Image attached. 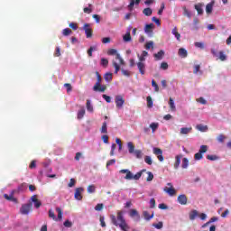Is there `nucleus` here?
I'll list each match as a JSON object with an SVG mask.
<instances>
[{
  "mask_svg": "<svg viewBox=\"0 0 231 231\" xmlns=\"http://www.w3.org/2000/svg\"><path fill=\"white\" fill-rule=\"evenodd\" d=\"M130 217H136V221H140V214L136 209H131L129 212Z\"/></svg>",
  "mask_w": 231,
  "mask_h": 231,
  "instance_id": "obj_14",
  "label": "nucleus"
},
{
  "mask_svg": "<svg viewBox=\"0 0 231 231\" xmlns=\"http://www.w3.org/2000/svg\"><path fill=\"white\" fill-rule=\"evenodd\" d=\"M208 151V145H201L199 152L195 153L194 158L197 161L203 160V154Z\"/></svg>",
  "mask_w": 231,
  "mask_h": 231,
  "instance_id": "obj_5",
  "label": "nucleus"
},
{
  "mask_svg": "<svg viewBox=\"0 0 231 231\" xmlns=\"http://www.w3.org/2000/svg\"><path fill=\"white\" fill-rule=\"evenodd\" d=\"M143 216L146 221H150V219H152L154 217V214H149L148 211H143Z\"/></svg>",
  "mask_w": 231,
  "mask_h": 231,
  "instance_id": "obj_24",
  "label": "nucleus"
},
{
  "mask_svg": "<svg viewBox=\"0 0 231 231\" xmlns=\"http://www.w3.org/2000/svg\"><path fill=\"white\" fill-rule=\"evenodd\" d=\"M153 154H155V156H157L159 162H163L164 158H163V151H162V149L160 148H153Z\"/></svg>",
  "mask_w": 231,
  "mask_h": 231,
  "instance_id": "obj_11",
  "label": "nucleus"
},
{
  "mask_svg": "<svg viewBox=\"0 0 231 231\" xmlns=\"http://www.w3.org/2000/svg\"><path fill=\"white\" fill-rule=\"evenodd\" d=\"M169 106L171 111H176V106L174 105V99L170 97Z\"/></svg>",
  "mask_w": 231,
  "mask_h": 231,
  "instance_id": "obj_35",
  "label": "nucleus"
},
{
  "mask_svg": "<svg viewBox=\"0 0 231 231\" xmlns=\"http://www.w3.org/2000/svg\"><path fill=\"white\" fill-rule=\"evenodd\" d=\"M198 216H199V213L198 212V210L193 209L189 212V220L190 221H194V219H196V217H198Z\"/></svg>",
  "mask_w": 231,
  "mask_h": 231,
  "instance_id": "obj_19",
  "label": "nucleus"
},
{
  "mask_svg": "<svg viewBox=\"0 0 231 231\" xmlns=\"http://www.w3.org/2000/svg\"><path fill=\"white\" fill-rule=\"evenodd\" d=\"M84 115H86V109H84V107H82L78 112V120H82V118H84Z\"/></svg>",
  "mask_w": 231,
  "mask_h": 231,
  "instance_id": "obj_27",
  "label": "nucleus"
},
{
  "mask_svg": "<svg viewBox=\"0 0 231 231\" xmlns=\"http://www.w3.org/2000/svg\"><path fill=\"white\" fill-rule=\"evenodd\" d=\"M107 55H116V60H119L120 66H125V61L124 60V59H122L120 54L117 52L116 49H109L107 51Z\"/></svg>",
  "mask_w": 231,
  "mask_h": 231,
  "instance_id": "obj_4",
  "label": "nucleus"
},
{
  "mask_svg": "<svg viewBox=\"0 0 231 231\" xmlns=\"http://www.w3.org/2000/svg\"><path fill=\"white\" fill-rule=\"evenodd\" d=\"M143 14L146 15V17H151L152 15V9L147 7L143 10Z\"/></svg>",
  "mask_w": 231,
  "mask_h": 231,
  "instance_id": "obj_28",
  "label": "nucleus"
},
{
  "mask_svg": "<svg viewBox=\"0 0 231 231\" xmlns=\"http://www.w3.org/2000/svg\"><path fill=\"white\" fill-rule=\"evenodd\" d=\"M217 142H219L220 143H223V142H225V140H226V136H225V134H220L217 137Z\"/></svg>",
  "mask_w": 231,
  "mask_h": 231,
  "instance_id": "obj_38",
  "label": "nucleus"
},
{
  "mask_svg": "<svg viewBox=\"0 0 231 231\" xmlns=\"http://www.w3.org/2000/svg\"><path fill=\"white\" fill-rule=\"evenodd\" d=\"M218 59L222 61H225L226 60V55L225 54V52L223 51H221L219 52V56H218Z\"/></svg>",
  "mask_w": 231,
  "mask_h": 231,
  "instance_id": "obj_46",
  "label": "nucleus"
},
{
  "mask_svg": "<svg viewBox=\"0 0 231 231\" xmlns=\"http://www.w3.org/2000/svg\"><path fill=\"white\" fill-rule=\"evenodd\" d=\"M106 89H107V86L102 85V83H96L93 87V91L99 93H105Z\"/></svg>",
  "mask_w": 231,
  "mask_h": 231,
  "instance_id": "obj_8",
  "label": "nucleus"
},
{
  "mask_svg": "<svg viewBox=\"0 0 231 231\" xmlns=\"http://www.w3.org/2000/svg\"><path fill=\"white\" fill-rule=\"evenodd\" d=\"M178 55L179 57H181V59H187V55H188L187 50L183 48L179 49Z\"/></svg>",
  "mask_w": 231,
  "mask_h": 231,
  "instance_id": "obj_20",
  "label": "nucleus"
},
{
  "mask_svg": "<svg viewBox=\"0 0 231 231\" xmlns=\"http://www.w3.org/2000/svg\"><path fill=\"white\" fill-rule=\"evenodd\" d=\"M64 226L66 228H71V226H73V223H71L69 220H66L64 223H63Z\"/></svg>",
  "mask_w": 231,
  "mask_h": 231,
  "instance_id": "obj_57",
  "label": "nucleus"
},
{
  "mask_svg": "<svg viewBox=\"0 0 231 231\" xmlns=\"http://www.w3.org/2000/svg\"><path fill=\"white\" fill-rule=\"evenodd\" d=\"M124 104H125V99H124V96H116V106L117 109H122V107H124Z\"/></svg>",
  "mask_w": 231,
  "mask_h": 231,
  "instance_id": "obj_6",
  "label": "nucleus"
},
{
  "mask_svg": "<svg viewBox=\"0 0 231 231\" xmlns=\"http://www.w3.org/2000/svg\"><path fill=\"white\" fill-rule=\"evenodd\" d=\"M102 97L104 98V100H106V102L107 104H111V97H109V96L104 94V95L102 96Z\"/></svg>",
  "mask_w": 231,
  "mask_h": 231,
  "instance_id": "obj_60",
  "label": "nucleus"
},
{
  "mask_svg": "<svg viewBox=\"0 0 231 231\" xmlns=\"http://www.w3.org/2000/svg\"><path fill=\"white\" fill-rule=\"evenodd\" d=\"M101 133L103 134H107V123L106 122H104L103 124H102V127H101Z\"/></svg>",
  "mask_w": 231,
  "mask_h": 231,
  "instance_id": "obj_33",
  "label": "nucleus"
},
{
  "mask_svg": "<svg viewBox=\"0 0 231 231\" xmlns=\"http://www.w3.org/2000/svg\"><path fill=\"white\" fill-rule=\"evenodd\" d=\"M148 177L146 178V181H152L154 180V174L151 171H147Z\"/></svg>",
  "mask_w": 231,
  "mask_h": 231,
  "instance_id": "obj_48",
  "label": "nucleus"
},
{
  "mask_svg": "<svg viewBox=\"0 0 231 231\" xmlns=\"http://www.w3.org/2000/svg\"><path fill=\"white\" fill-rule=\"evenodd\" d=\"M154 50V42H148L145 44V50Z\"/></svg>",
  "mask_w": 231,
  "mask_h": 231,
  "instance_id": "obj_37",
  "label": "nucleus"
},
{
  "mask_svg": "<svg viewBox=\"0 0 231 231\" xmlns=\"http://www.w3.org/2000/svg\"><path fill=\"white\" fill-rule=\"evenodd\" d=\"M87 39H91L93 37V29H91L89 23H85L83 26Z\"/></svg>",
  "mask_w": 231,
  "mask_h": 231,
  "instance_id": "obj_7",
  "label": "nucleus"
},
{
  "mask_svg": "<svg viewBox=\"0 0 231 231\" xmlns=\"http://www.w3.org/2000/svg\"><path fill=\"white\" fill-rule=\"evenodd\" d=\"M31 200L32 201V203H34L35 208H41L42 203L41 202V200L37 199V195L32 196Z\"/></svg>",
  "mask_w": 231,
  "mask_h": 231,
  "instance_id": "obj_13",
  "label": "nucleus"
},
{
  "mask_svg": "<svg viewBox=\"0 0 231 231\" xmlns=\"http://www.w3.org/2000/svg\"><path fill=\"white\" fill-rule=\"evenodd\" d=\"M49 217H51V219H53V221H57L58 218L57 217L55 216V212H53V210H49Z\"/></svg>",
  "mask_w": 231,
  "mask_h": 231,
  "instance_id": "obj_41",
  "label": "nucleus"
},
{
  "mask_svg": "<svg viewBox=\"0 0 231 231\" xmlns=\"http://www.w3.org/2000/svg\"><path fill=\"white\" fill-rule=\"evenodd\" d=\"M146 171L147 170H142L141 171H138L135 175H134L133 172H131V171L127 169H124V170H120L119 173L126 174L125 176V180H134L135 181H138V180L142 178V174H143V172H146Z\"/></svg>",
  "mask_w": 231,
  "mask_h": 231,
  "instance_id": "obj_2",
  "label": "nucleus"
},
{
  "mask_svg": "<svg viewBox=\"0 0 231 231\" xmlns=\"http://www.w3.org/2000/svg\"><path fill=\"white\" fill-rule=\"evenodd\" d=\"M188 200L189 199H187V196L185 194L179 195V197L177 198V201L178 203H180V205H187Z\"/></svg>",
  "mask_w": 231,
  "mask_h": 231,
  "instance_id": "obj_12",
  "label": "nucleus"
},
{
  "mask_svg": "<svg viewBox=\"0 0 231 231\" xmlns=\"http://www.w3.org/2000/svg\"><path fill=\"white\" fill-rule=\"evenodd\" d=\"M158 125H159L158 123H152L150 125V127H151L152 133H154V131H156V129H158Z\"/></svg>",
  "mask_w": 231,
  "mask_h": 231,
  "instance_id": "obj_54",
  "label": "nucleus"
},
{
  "mask_svg": "<svg viewBox=\"0 0 231 231\" xmlns=\"http://www.w3.org/2000/svg\"><path fill=\"white\" fill-rule=\"evenodd\" d=\"M104 209V204L99 203L95 207V210H97V212H100V210Z\"/></svg>",
  "mask_w": 231,
  "mask_h": 231,
  "instance_id": "obj_55",
  "label": "nucleus"
},
{
  "mask_svg": "<svg viewBox=\"0 0 231 231\" xmlns=\"http://www.w3.org/2000/svg\"><path fill=\"white\" fill-rule=\"evenodd\" d=\"M195 47L196 48H199L200 50H204L205 49V43L199 42H195Z\"/></svg>",
  "mask_w": 231,
  "mask_h": 231,
  "instance_id": "obj_49",
  "label": "nucleus"
},
{
  "mask_svg": "<svg viewBox=\"0 0 231 231\" xmlns=\"http://www.w3.org/2000/svg\"><path fill=\"white\" fill-rule=\"evenodd\" d=\"M134 152V155L136 156V158H138V159L142 158L143 153H142L141 150H135Z\"/></svg>",
  "mask_w": 231,
  "mask_h": 231,
  "instance_id": "obj_61",
  "label": "nucleus"
},
{
  "mask_svg": "<svg viewBox=\"0 0 231 231\" xmlns=\"http://www.w3.org/2000/svg\"><path fill=\"white\" fill-rule=\"evenodd\" d=\"M101 140H103L104 143H109V136L102 135Z\"/></svg>",
  "mask_w": 231,
  "mask_h": 231,
  "instance_id": "obj_64",
  "label": "nucleus"
},
{
  "mask_svg": "<svg viewBox=\"0 0 231 231\" xmlns=\"http://www.w3.org/2000/svg\"><path fill=\"white\" fill-rule=\"evenodd\" d=\"M33 204L32 202L27 203V204H23L21 208H20V214L23 216H28L30 212H32L33 209Z\"/></svg>",
  "mask_w": 231,
  "mask_h": 231,
  "instance_id": "obj_3",
  "label": "nucleus"
},
{
  "mask_svg": "<svg viewBox=\"0 0 231 231\" xmlns=\"http://www.w3.org/2000/svg\"><path fill=\"white\" fill-rule=\"evenodd\" d=\"M152 28H154V23L146 24L144 28L145 33H152Z\"/></svg>",
  "mask_w": 231,
  "mask_h": 231,
  "instance_id": "obj_23",
  "label": "nucleus"
},
{
  "mask_svg": "<svg viewBox=\"0 0 231 231\" xmlns=\"http://www.w3.org/2000/svg\"><path fill=\"white\" fill-rule=\"evenodd\" d=\"M97 190V187H95V185H89L88 188H87V191L88 194H93L95 193Z\"/></svg>",
  "mask_w": 231,
  "mask_h": 231,
  "instance_id": "obj_32",
  "label": "nucleus"
},
{
  "mask_svg": "<svg viewBox=\"0 0 231 231\" xmlns=\"http://www.w3.org/2000/svg\"><path fill=\"white\" fill-rule=\"evenodd\" d=\"M127 147H128V152H130V154H133V152H134V144H133L132 142H129L127 143Z\"/></svg>",
  "mask_w": 231,
  "mask_h": 231,
  "instance_id": "obj_34",
  "label": "nucleus"
},
{
  "mask_svg": "<svg viewBox=\"0 0 231 231\" xmlns=\"http://www.w3.org/2000/svg\"><path fill=\"white\" fill-rule=\"evenodd\" d=\"M196 129H198V131H200L201 133H207V131H208V126L199 124L197 125Z\"/></svg>",
  "mask_w": 231,
  "mask_h": 231,
  "instance_id": "obj_21",
  "label": "nucleus"
},
{
  "mask_svg": "<svg viewBox=\"0 0 231 231\" xmlns=\"http://www.w3.org/2000/svg\"><path fill=\"white\" fill-rule=\"evenodd\" d=\"M82 192H84V188H77L74 193L75 199L78 201H82Z\"/></svg>",
  "mask_w": 231,
  "mask_h": 231,
  "instance_id": "obj_10",
  "label": "nucleus"
},
{
  "mask_svg": "<svg viewBox=\"0 0 231 231\" xmlns=\"http://www.w3.org/2000/svg\"><path fill=\"white\" fill-rule=\"evenodd\" d=\"M214 8V4L213 3H209L206 5V13L207 14H212V10Z\"/></svg>",
  "mask_w": 231,
  "mask_h": 231,
  "instance_id": "obj_30",
  "label": "nucleus"
},
{
  "mask_svg": "<svg viewBox=\"0 0 231 231\" xmlns=\"http://www.w3.org/2000/svg\"><path fill=\"white\" fill-rule=\"evenodd\" d=\"M97 82L96 84H102V76L98 71H96Z\"/></svg>",
  "mask_w": 231,
  "mask_h": 231,
  "instance_id": "obj_44",
  "label": "nucleus"
},
{
  "mask_svg": "<svg viewBox=\"0 0 231 231\" xmlns=\"http://www.w3.org/2000/svg\"><path fill=\"white\" fill-rule=\"evenodd\" d=\"M137 68L141 75H145V63L143 62H137Z\"/></svg>",
  "mask_w": 231,
  "mask_h": 231,
  "instance_id": "obj_15",
  "label": "nucleus"
},
{
  "mask_svg": "<svg viewBox=\"0 0 231 231\" xmlns=\"http://www.w3.org/2000/svg\"><path fill=\"white\" fill-rule=\"evenodd\" d=\"M207 160L216 162V160H219V157H217V155H207Z\"/></svg>",
  "mask_w": 231,
  "mask_h": 231,
  "instance_id": "obj_43",
  "label": "nucleus"
},
{
  "mask_svg": "<svg viewBox=\"0 0 231 231\" xmlns=\"http://www.w3.org/2000/svg\"><path fill=\"white\" fill-rule=\"evenodd\" d=\"M152 88H154V90L156 91V93H158V91H160V87H158V85L154 79L152 80Z\"/></svg>",
  "mask_w": 231,
  "mask_h": 231,
  "instance_id": "obj_51",
  "label": "nucleus"
},
{
  "mask_svg": "<svg viewBox=\"0 0 231 231\" xmlns=\"http://www.w3.org/2000/svg\"><path fill=\"white\" fill-rule=\"evenodd\" d=\"M111 221L115 226H119L121 230L123 231H129V225H127V222H125V218H124V214L122 211L117 212V217L115 215H111Z\"/></svg>",
  "mask_w": 231,
  "mask_h": 231,
  "instance_id": "obj_1",
  "label": "nucleus"
},
{
  "mask_svg": "<svg viewBox=\"0 0 231 231\" xmlns=\"http://www.w3.org/2000/svg\"><path fill=\"white\" fill-rule=\"evenodd\" d=\"M112 64L115 68V73H118V71H120V65H118V63H116V61L113 60Z\"/></svg>",
  "mask_w": 231,
  "mask_h": 231,
  "instance_id": "obj_45",
  "label": "nucleus"
},
{
  "mask_svg": "<svg viewBox=\"0 0 231 231\" xmlns=\"http://www.w3.org/2000/svg\"><path fill=\"white\" fill-rule=\"evenodd\" d=\"M168 187H164L163 190L166 192V194H169V196H176V189H173L172 183L169 182L167 183Z\"/></svg>",
  "mask_w": 231,
  "mask_h": 231,
  "instance_id": "obj_9",
  "label": "nucleus"
},
{
  "mask_svg": "<svg viewBox=\"0 0 231 231\" xmlns=\"http://www.w3.org/2000/svg\"><path fill=\"white\" fill-rule=\"evenodd\" d=\"M91 6H92V5L89 4V5H88V7H85V8L83 9L84 13H85V14H91V12H93V10L91 9Z\"/></svg>",
  "mask_w": 231,
  "mask_h": 231,
  "instance_id": "obj_53",
  "label": "nucleus"
},
{
  "mask_svg": "<svg viewBox=\"0 0 231 231\" xmlns=\"http://www.w3.org/2000/svg\"><path fill=\"white\" fill-rule=\"evenodd\" d=\"M108 64H109V60H107V59L106 58L101 59V66H105V68H106Z\"/></svg>",
  "mask_w": 231,
  "mask_h": 231,
  "instance_id": "obj_56",
  "label": "nucleus"
},
{
  "mask_svg": "<svg viewBox=\"0 0 231 231\" xmlns=\"http://www.w3.org/2000/svg\"><path fill=\"white\" fill-rule=\"evenodd\" d=\"M152 226L157 228V230H162L163 228V222H158L157 224H153Z\"/></svg>",
  "mask_w": 231,
  "mask_h": 231,
  "instance_id": "obj_47",
  "label": "nucleus"
},
{
  "mask_svg": "<svg viewBox=\"0 0 231 231\" xmlns=\"http://www.w3.org/2000/svg\"><path fill=\"white\" fill-rule=\"evenodd\" d=\"M181 167H182V169H187V167H189V159H187V158L182 159Z\"/></svg>",
  "mask_w": 231,
  "mask_h": 231,
  "instance_id": "obj_40",
  "label": "nucleus"
},
{
  "mask_svg": "<svg viewBox=\"0 0 231 231\" xmlns=\"http://www.w3.org/2000/svg\"><path fill=\"white\" fill-rule=\"evenodd\" d=\"M172 35H174L177 39V41H180V39H181V34H180V32H178V28L177 27H174L172 29V32H171Z\"/></svg>",
  "mask_w": 231,
  "mask_h": 231,
  "instance_id": "obj_26",
  "label": "nucleus"
},
{
  "mask_svg": "<svg viewBox=\"0 0 231 231\" xmlns=\"http://www.w3.org/2000/svg\"><path fill=\"white\" fill-rule=\"evenodd\" d=\"M164 56H165V51L162 50L159 52L153 54L155 60H162Z\"/></svg>",
  "mask_w": 231,
  "mask_h": 231,
  "instance_id": "obj_16",
  "label": "nucleus"
},
{
  "mask_svg": "<svg viewBox=\"0 0 231 231\" xmlns=\"http://www.w3.org/2000/svg\"><path fill=\"white\" fill-rule=\"evenodd\" d=\"M200 69H201L200 65H195L193 69L194 75H197V73L199 71Z\"/></svg>",
  "mask_w": 231,
  "mask_h": 231,
  "instance_id": "obj_63",
  "label": "nucleus"
},
{
  "mask_svg": "<svg viewBox=\"0 0 231 231\" xmlns=\"http://www.w3.org/2000/svg\"><path fill=\"white\" fill-rule=\"evenodd\" d=\"M131 32H127L125 35L123 36L125 42H131Z\"/></svg>",
  "mask_w": 231,
  "mask_h": 231,
  "instance_id": "obj_31",
  "label": "nucleus"
},
{
  "mask_svg": "<svg viewBox=\"0 0 231 231\" xmlns=\"http://www.w3.org/2000/svg\"><path fill=\"white\" fill-rule=\"evenodd\" d=\"M156 207V199H150V208H154Z\"/></svg>",
  "mask_w": 231,
  "mask_h": 231,
  "instance_id": "obj_59",
  "label": "nucleus"
},
{
  "mask_svg": "<svg viewBox=\"0 0 231 231\" xmlns=\"http://www.w3.org/2000/svg\"><path fill=\"white\" fill-rule=\"evenodd\" d=\"M56 212L58 213V219L60 221V219H62V209L60 208H56Z\"/></svg>",
  "mask_w": 231,
  "mask_h": 231,
  "instance_id": "obj_50",
  "label": "nucleus"
},
{
  "mask_svg": "<svg viewBox=\"0 0 231 231\" xmlns=\"http://www.w3.org/2000/svg\"><path fill=\"white\" fill-rule=\"evenodd\" d=\"M184 10V15H187V17H189V19H190V17H192V15L190 14V12L189 11V9L187 7H183Z\"/></svg>",
  "mask_w": 231,
  "mask_h": 231,
  "instance_id": "obj_58",
  "label": "nucleus"
},
{
  "mask_svg": "<svg viewBox=\"0 0 231 231\" xmlns=\"http://www.w3.org/2000/svg\"><path fill=\"white\" fill-rule=\"evenodd\" d=\"M140 1L142 0H131L130 4L128 5V10L133 12V8H134V5H140Z\"/></svg>",
  "mask_w": 231,
  "mask_h": 231,
  "instance_id": "obj_18",
  "label": "nucleus"
},
{
  "mask_svg": "<svg viewBox=\"0 0 231 231\" xmlns=\"http://www.w3.org/2000/svg\"><path fill=\"white\" fill-rule=\"evenodd\" d=\"M195 10H197L199 15H203V5L202 4L195 5Z\"/></svg>",
  "mask_w": 231,
  "mask_h": 231,
  "instance_id": "obj_22",
  "label": "nucleus"
},
{
  "mask_svg": "<svg viewBox=\"0 0 231 231\" xmlns=\"http://www.w3.org/2000/svg\"><path fill=\"white\" fill-rule=\"evenodd\" d=\"M71 33L72 31L69 28L63 29L62 31V35H64V37H68V35H71Z\"/></svg>",
  "mask_w": 231,
  "mask_h": 231,
  "instance_id": "obj_36",
  "label": "nucleus"
},
{
  "mask_svg": "<svg viewBox=\"0 0 231 231\" xmlns=\"http://www.w3.org/2000/svg\"><path fill=\"white\" fill-rule=\"evenodd\" d=\"M104 79L106 82H111V80H113V73L111 72H106L105 75H104Z\"/></svg>",
  "mask_w": 231,
  "mask_h": 231,
  "instance_id": "obj_29",
  "label": "nucleus"
},
{
  "mask_svg": "<svg viewBox=\"0 0 231 231\" xmlns=\"http://www.w3.org/2000/svg\"><path fill=\"white\" fill-rule=\"evenodd\" d=\"M115 163H116V160L111 159V160L107 161L106 167H110V165H115Z\"/></svg>",
  "mask_w": 231,
  "mask_h": 231,
  "instance_id": "obj_62",
  "label": "nucleus"
},
{
  "mask_svg": "<svg viewBox=\"0 0 231 231\" xmlns=\"http://www.w3.org/2000/svg\"><path fill=\"white\" fill-rule=\"evenodd\" d=\"M146 100H147V106L148 107H152V97H151L150 96H148L147 97H146Z\"/></svg>",
  "mask_w": 231,
  "mask_h": 231,
  "instance_id": "obj_52",
  "label": "nucleus"
},
{
  "mask_svg": "<svg viewBox=\"0 0 231 231\" xmlns=\"http://www.w3.org/2000/svg\"><path fill=\"white\" fill-rule=\"evenodd\" d=\"M192 132V127H182L180 128V134H189Z\"/></svg>",
  "mask_w": 231,
  "mask_h": 231,
  "instance_id": "obj_25",
  "label": "nucleus"
},
{
  "mask_svg": "<svg viewBox=\"0 0 231 231\" xmlns=\"http://www.w3.org/2000/svg\"><path fill=\"white\" fill-rule=\"evenodd\" d=\"M144 162L145 163H147V165H152V159L149 155H146L144 157Z\"/></svg>",
  "mask_w": 231,
  "mask_h": 231,
  "instance_id": "obj_42",
  "label": "nucleus"
},
{
  "mask_svg": "<svg viewBox=\"0 0 231 231\" xmlns=\"http://www.w3.org/2000/svg\"><path fill=\"white\" fill-rule=\"evenodd\" d=\"M87 110L89 111V113H93V106L89 99L87 100Z\"/></svg>",
  "mask_w": 231,
  "mask_h": 231,
  "instance_id": "obj_39",
  "label": "nucleus"
},
{
  "mask_svg": "<svg viewBox=\"0 0 231 231\" xmlns=\"http://www.w3.org/2000/svg\"><path fill=\"white\" fill-rule=\"evenodd\" d=\"M181 158H183L181 154L175 156L174 169H179L180 163H181Z\"/></svg>",
  "mask_w": 231,
  "mask_h": 231,
  "instance_id": "obj_17",
  "label": "nucleus"
}]
</instances>
